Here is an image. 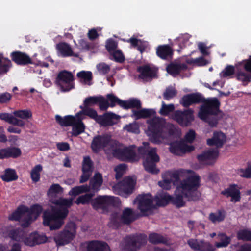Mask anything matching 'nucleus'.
Masks as SVG:
<instances>
[{
    "label": "nucleus",
    "mask_w": 251,
    "mask_h": 251,
    "mask_svg": "<svg viewBox=\"0 0 251 251\" xmlns=\"http://www.w3.org/2000/svg\"><path fill=\"white\" fill-rule=\"evenodd\" d=\"M103 182L102 176L101 174L96 173L93 179L90 181V188L92 190L98 191L100 189V187L101 186Z\"/></svg>",
    "instance_id": "obj_38"
},
{
    "label": "nucleus",
    "mask_w": 251,
    "mask_h": 251,
    "mask_svg": "<svg viewBox=\"0 0 251 251\" xmlns=\"http://www.w3.org/2000/svg\"><path fill=\"white\" fill-rule=\"evenodd\" d=\"M11 60L17 65L25 66L34 64L32 60L26 53L20 51H14L10 53Z\"/></svg>",
    "instance_id": "obj_13"
},
{
    "label": "nucleus",
    "mask_w": 251,
    "mask_h": 251,
    "mask_svg": "<svg viewBox=\"0 0 251 251\" xmlns=\"http://www.w3.org/2000/svg\"><path fill=\"white\" fill-rule=\"evenodd\" d=\"M218 236L220 237V241L215 245L217 248L227 247L231 241V238L225 233H220Z\"/></svg>",
    "instance_id": "obj_43"
},
{
    "label": "nucleus",
    "mask_w": 251,
    "mask_h": 251,
    "mask_svg": "<svg viewBox=\"0 0 251 251\" xmlns=\"http://www.w3.org/2000/svg\"><path fill=\"white\" fill-rule=\"evenodd\" d=\"M133 115L136 120L141 118H147L152 116L155 111L152 109H142L140 110H133Z\"/></svg>",
    "instance_id": "obj_40"
},
{
    "label": "nucleus",
    "mask_w": 251,
    "mask_h": 251,
    "mask_svg": "<svg viewBox=\"0 0 251 251\" xmlns=\"http://www.w3.org/2000/svg\"><path fill=\"white\" fill-rule=\"evenodd\" d=\"M94 193H86L83 195H81L78 197L75 202L77 205L80 204L85 205L86 204H89V203H91L92 201H93L92 198L94 197Z\"/></svg>",
    "instance_id": "obj_44"
},
{
    "label": "nucleus",
    "mask_w": 251,
    "mask_h": 251,
    "mask_svg": "<svg viewBox=\"0 0 251 251\" xmlns=\"http://www.w3.org/2000/svg\"><path fill=\"white\" fill-rule=\"evenodd\" d=\"M54 203L59 207H64L68 209V208L71 207L73 204V200L71 199H67L60 198L56 200Z\"/></svg>",
    "instance_id": "obj_52"
},
{
    "label": "nucleus",
    "mask_w": 251,
    "mask_h": 251,
    "mask_svg": "<svg viewBox=\"0 0 251 251\" xmlns=\"http://www.w3.org/2000/svg\"><path fill=\"white\" fill-rule=\"evenodd\" d=\"M13 114L15 117L23 119H28L32 117V113L28 110H16L13 112Z\"/></svg>",
    "instance_id": "obj_54"
},
{
    "label": "nucleus",
    "mask_w": 251,
    "mask_h": 251,
    "mask_svg": "<svg viewBox=\"0 0 251 251\" xmlns=\"http://www.w3.org/2000/svg\"><path fill=\"white\" fill-rule=\"evenodd\" d=\"M0 178L3 181L9 182L17 180L18 176L15 170L7 168L4 170V174L1 175Z\"/></svg>",
    "instance_id": "obj_34"
},
{
    "label": "nucleus",
    "mask_w": 251,
    "mask_h": 251,
    "mask_svg": "<svg viewBox=\"0 0 251 251\" xmlns=\"http://www.w3.org/2000/svg\"><path fill=\"white\" fill-rule=\"evenodd\" d=\"M237 174L242 177L251 178V165H248L245 169L241 168L237 170Z\"/></svg>",
    "instance_id": "obj_57"
},
{
    "label": "nucleus",
    "mask_w": 251,
    "mask_h": 251,
    "mask_svg": "<svg viewBox=\"0 0 251 251\" xmlns=\"http://www.w3.org/2000/svg\"><path fill=\"white\" fill-rule=\"evenodd\" d=\"M135 201L138 202V208L143 216H147V212L153 207V199L150 193L138 195Z\"/></svg>",
    "instance_id": "obj_10"
},
{
    "label": "nucleus",
    "mask_w": 251,
    "mask_h": 251,
    "mask_svg": "<svg viewBox=\"0 0 251 251\" xmlns=\"http://www.w3.org/2000/svg\"><path fill=\"white\" fill-rule=\"evenodd\" d=\"M117 115L113 113H105L102 115H97L95 120L100 125L104 126H111L113 125V119L116 118Z\"/></svg>",
    "instance_id": "obj_21"
},
{
    "label": "nucleus",
    "mask_w": 251,
    "mask_h": 251,
    "mask_svg": "<svg viewBox=\"0 0 251 251\" xmlns=\"http://www.w3.org/2000/svg\"><path fill=\"white\" fill-rule=\"evenodd\" d=\"M108 139L109 142L104 151L107 154L111 153L114 157L117 158L121 150L119 148L120 143L115 140H112L110 136H108Z\"/></svg>",
    "instance_id": "obj_26"
},
{
    "label": "nucleus",
    "mask_w": 251,
    "mask_h": 251,
    "mask_svg": "<svg viewBox=\"0 0 251 251\" xmlns=\"http://www.w3.org/2000/svg\"><path fill=\"white\" fill-rule=\"evenodd\" d=\"M236 79L242 82H249L251 79V75L242 71H239L236 74Z\"/></svg>",
    "instance_id": "obj_61"
},
{
    "label": "nucleus",
    "mask_w": 251,
    "mask_h": 251,
    "mask_svg": "<svg viewBox=\"0 0 251 251\" xmlns=\"http://www.w3.org/2000/svg\"><path fill=\"white\" fill-rule=\"evenodd\" d=\"M75 236V233L68 230H64L54 237V241L57 246H63L69 243Z\"/></svg>",
    "instance_id": "obj_17"
},
{
    "label": "nucleus",
    "mask_w": 251,
    "mask_h": 251,
    "mask_svg": "<svg viewBox=\"0 0 251 251\" xmlns=\"http://www.w3.org/2000/svg\"><path fill=\"white\" fill-rule=\"evenodd\" d=\"M29 212V208L24 205L19 206L17 209L8 216V219L12 221H20L24 215Z\"/></svg>",
    "instance_id": "obj_27"
},
{
    "label": "nucleus",
    "mask_w": 251,
    "mask_h": 251,
    "mask_svg": "<svg viewBox=\"0 0 251 251\" xmlns=\"http://www.w3.org/2000/svg\"><path fill=\"white\" fill-rule=\"evenodd\" d=\"M116 62L122 63L125 61V56L120 50H116L110 53Z\"/></svg>",
    "instance_id": "obj_62"
},
{
    "label": "nucleus",
    "mask_w": 251,
    "mask_h": 251,
    "mask_svg": "<svg viewBox=\"0 0 251 251\" xmlns=\"http://www.w3.org/2000/svg\"><path fill=\"white\" fill-rule=\"evenodd\" d=\"M149 241L153 244H163L165 245H169L167 238L157 233H151L149 235Z\"/></svg>",
    "instance_id": "obj_32"
},
{
    "label": "nucleus",
    "mask_w": 251,
    "mask_h": 251,
    "mask_svg": "<svg viewBox=\"0 0 251 251\" xmlns=\"http://www.w3.org/2000/svg\"><path fill=\"white\" fill-rule=\"evenodd\" d=\"M74 76L71 72L63 70L60 71L55 80V84L62 92H68L74 88Z\"/></svg>",
    "instance_id": "obj_6"
},
{
    "label": "nucleus",
    "mask_w": 251,
    "mask_h": 251,
    "mask_svg": "<svg viewBox=\"0 0 251 251\" xmlns=\"http://www.w3.org/2000/svg\"><path fill=\"white\" fill-rule=\"evenodd\" d=\"M136 183V180L130 176L125 177L121 182L122 189L126 194L129 195L133 193Z\"/></svg>",
    "instance_id": "obj_25"
},
{
    "label": "nucleus",
    "mask_w": 251,
    "mask_h": 251,
    "mask_svg": "<svg viewBox=\"0 0 251 251\" xmlns=\"http://www.w3.org/2000/svg\"><path fill=\"white\" fill-rule=\"evenodd\" d=\"M149 136L155 142L158 141L162 137L163 129L165 128V122L161 119L155 117L148 121Z\"/></svg>",
    "instance_id": "obj_8"
},
{
    "label": "nucleus",
    "mask_w": 251,
    "mask_h": 251,
    "mask_svg": "<svg viewBox=\"0 0 251 251\" xmlns=\"http://www.w3.org/2000/svg\"><path fill=\"white\" fill-rule=\"evenodd\" d=\"M85 126L81 120H76L74 125L72 126V135L76 137L84 132Z\"/></svg>",
    "instance_id": "obj_41"
},
{
    "label": "nucleus",
    "mask_w": 251,
    "mask_h": 251,
    "mask_svg": "<svg viewBox=\"0 0 251 251\" xmlns=\"http://www.w3.org/2000/svg\"><path fill=\"white\" fill-rule=\"evenodd\" d=\"M189 147L182 141L175 142L170 144V151L174 154L179 155L181 153H185Z\"/></svg>",
    "instance_id": "obj_28"
},
{
    "label": "nucleus",
    "mask_w": 251,
    "mask_h": 251,
    "mask_svg": "<svg viewBox=\"0 0 251 251\" xmlns=\"http://www.w3.org/2000/svg\"><path fill=\"white\" fill-rule=\"evenodd\" d=\"M185 170L180 169L168 173L170 179H164V182L167 184L173 183L174 185H176L178 183L180 184V177L185 173ZM182 180H181L182 181Z\"/></svg>",
    "instance_id": "obj_22"
},
{
    "label": "nucleus",
    "mask_w": 251,
    "mask_h": 251,
    "mask_svg": "<svg viewBox=\"0 0 251 251\" xmlns=\"http://www.w3.org/2000/svg\"><path fill=\"white\" fill-rule=\"evenodd\" d=\"M90 191V186L86 185H82L75 186L71 189L69 192L70 196L75 197L80 194L88 192Z\"/></svg>",
    "instance_id": "obj_42"
},
{
    "label": "nucleus",
    "mask_w": 251,
    "mask_h": 251,
    "mask_svg": "<svg viewBox=\"0 0 251 251\" xmlns=\"http://www.w3.org/2000/svg\"><path fill=\"white\" fill-rule=\"evenodd\" d=\"M118 47V43L112 38H109L106 42L105 48L109 53H112L114 51L116 50Z\"/></svg>",
    "instance_id": "obj_55"
},
{
    "label": "nucleus",
    "mask_w": 251,
    "mask_h": 251,
    "mask_svg": "<svg viewBox=\"0 0 251 251\" xmlns=\"http://www.w3.org/2000/svg\"><path fill=\"white\" fill-rule=\"evenodd\" d=\"M56 48L63 57L69 56L77 57L78 54L74 53L71 46L65 42H61L56 46Z\"/></svg>",
    "instance_id": "obj_29"
},
{
    "label": "nucleus",
    "mask_w": 251,
    "mask_h": 251,
    "mask_svg": "<svg viewBox=\"0 0 251 251\" xmlns=\"http://www.w3.org/2000/svg\"><path fill=\"white\" fill-rule=\"evenodd\" d=\"M221 194L226 197H231L230 201L237 202L241 200V193L237 184H230L229 187L222 191Z\"/></svg>",
    "instance_id": "obj_15"
},
{
    "label": "nucleus",
    "mask_w": 251,
    "mask_h": 251,
    "mask_svg": "<svg viewBox=\"0 0 251 251\" xmlns=\"http://www.w3.org/2000/svg\"><path fill=\"white\" fill-rule=\"evenodd\" d=\"M220 101L216 97L204 98L200 106L198 117L211 127H217L223 117V112L220 109Z\"/></svg>",
    "instance_id": "obj_2"
},
{
    "label": "nucleus",
    "mask_w": 251,
    "mask_h": 251,
    "mask_svg": "<svg viewBox=\"0 0 251 251\" xmlns=\"http://www.w3.org/2000/svg\"><path fill=\"white\" fill-rule=\"evenodd\" d=\"M138 151L142 155H147L143 163L146 171L152 174H157L159 172V170L156 168V163L159 161V156L156 153V148L148 150L144 147H140Z\"/></svg>",
    "instance_id": "obj_4"
},
{
    "label": "nucleus",
    "mask_w": 251,
    "mask_h": 251,
    "mask_svg": "<svg viewBox=\"0 0 251 251\" xmlns=\"http://www.w3.org/2000/svg\"><path fill=\"white\" fill-rule=\"evenodd\" d=\"M147 242V236L143 233H136L126 236L124 238L125 251H138Z\"/></svg>",
    "instance_id": "obj_5"
},
{
    "label": "nucleus",
    "mask_w": 251,
    "mask_h": 251,
    "mask_svg": "<svg viewBox=\"0 0 251 251\" xmlns=\"http://www.w3.org/2000/svg\"><path fill=\"white\" fill-rule=\"evenodd\" d=\"M226 137L222 131H215L213 137L207 139V144L210 146H215L217 148H221L226 142Z\"/></svg>",
    "instance_id": "obj_18"
},
{
    "label": "nucleus",
    "mask_w": 251,
    "mask_h": 251,
    "mask_svg": "<svg viewBox=\"0 0 251 251\" xmlns=\"http://www.w3.org/2000/svg\"><path fill=\"white\" fill-rule=\"evenodd\" d=\"M109 135L107 134L95 136L91 142V148L93 152L98 153L101 151H105L109 142Z\"/></svg>",
    "instance_id": "obj_11"
},
{
    "label": "nucleus",
    "mask_w": 251,
    "mask_h": 251,
    "mask_svg": "<svg viewBox=\"0 0 251 251\" xmlns=\"http://www.w3.org/2000/svg\"><path fill=\"white\" fill-rule=\"evenodd\" d=\"M137 71L140 73L138 77L142 79H153L157 77V70L151 68L148 65L140 66Z\"/></svg>",
    "instance_id": "obj_16"
},
{
    "label": "nucleus",
    "mask_w": 251,
    "mask_h": 251,
    "mask_svg": "<svg viewBox=\"0 0 251 251\" xmlns=\"http://www.w3.org/2000/svg\"><path fill=\"white\" fill-rule=\"evenodd\" d=\"M200 182V176L198 175L189 176L182 180L180 185L176 187V189L181 192V194H176L175 197L172 196L171 203L177 208H180L185 205L183 197L189 201H198L200 197V193L198 192Z\"/></svg>",
    "instance_id": "obj_1"
},
{
    "label": "nucleus",
    "mask_w": 251,
    "mask_h": 251,
    "mask_svg": "<svg viewBox=\"0 0 251 251\" xmlns=\"http://www.w3.org/2000/svg\"><path fill=\"white\" fill-rule=\"evenodd\" d=\"M121 217L124 224L127 225L130 224L137 218L134 217L133 211L130 208H126L124 210Z\"/></svg>",
    "instance_id": "obj_36"
},
{
    "label": "nucleus",
    "mask_w": 251,
    "mask_h": 251,
    "mask_svg": "<svg viewBox=\"0 0 251 251\" xmlns=\"http://www.w3.org/2000/svg\"><path fill=\"white\" fill-rule=\"evenodd\" d=\"M140 109L141 108V101L134 98L130 99L128 100H124L122 105V108L124 109H128L130 108Z\"/></svg>",
    "instance_id": "obj_39"
},
{
    "label": "nucleus",
    "mask_w": 251,
    "mask_h": 251,
    "mask_svg": "<svg viewBox=\"0 0 251 251\" xmlns=\"http://www.w3.org/2000/svg\"><path fill=\"white\" fill-rule=\"evenodd\" d=\"M156 53L158 57L163 60L172 58L173 50L168 45H159L156 48Z\"/></svg>",
    "instance_id": "obj_23"
},
{
    "label": "nucleus",
    "mask_w": 251,
    "mask_h": 251,
    "mask_svg": "<svg viewBox=\"0 0 251 251\" xmlns=\"http://www.w3.org/2000/svg\"><path fill=\"white\" fill-rule=\"evenodd\" d=\"M43 210V207L41 205L35 204L31 206L30 208H29V212L27 213L30 214L31 216L34 215L36 218L40 216Z\"/></svg>",
    "instance_id": "obj_49"
},
{
    "label": "nucleus",
    "mask_w": 251,
    "mask_h": 251,
    "mask_svg": "<svg viewBox=\"0 0 251 251\" xmlns=\"http://www.w3.org/2000/svg\"><path fill=\"white\" fill-rule=\"evenodd\" d=\"M55 120L56 122L63 127L72 126L74 125L76 119L74 116L68 115L64 117H61L59 115L55 116Z\"/></svg>",
    "instance_id": "obj_30"
},
{
    "label": "nucleus",
    "mask_w": 251,
    "mask_h": 251,
    "mask_svg": "<svg viewBox=\"0 0 251 251\" xmlns=\"http://www.w3.org/2000/svg\"><path fill=\"white\" fill-rule=\"evenodd\" d=\"M219 155L217 150H209L203 151L201 154L197 155V159L201 163L206 165L213 164Z\"/></svg>",
    "instance_id": "obj_14"
},
{
    "label": "nucleus",
    "mask_w": 251,
    "mask_h": 251,
    "mask_svg": "<svg viewBox=\"0 0 251 251\" xmlns=\"http://www.w3.org/2000/svg\"><path fill=\"white\" fill-rule=\"evenodd\" d=\"M172 196L168 194H165L160 196V198H156V204L159 206H165L171 202Z\"/></svg>",
    "instance_id": "obj_46"
},
{
    "label": "nucleus",
    "mask_w": 251,
    "mask_h": 251,
    "mask_svg": "<svg viewBox=\"0 0 251 251\" xmlns=\"http://www.w3.org/2000/svg\"><path fill=\"white\" fill-rule=\"evenodd\" d=\"M69 210L66 208H52L50 210H45L43 215V224L48 226L50 230L60 228L64 224Z\"/></svg>",
    "instance_id": "obj_3"
},
{
    "label": "nucleus",
    "mask_w": 251,
    "mask_h": 251,
    "mask_svg": "<svg viewBox=\"0 0 251 251\" xmlns=\"http://www.w3.org/2000/svg\"><path fill=\"white\" fill-rule=\"evenodd\" d=\"M175 106L173 104L167 105L163 102L161 108L159 112L161 115L166 116L170 113L173 112L175 110Z\"/></svg>",
    "instance_id": "obj_47"
},
{
    "label": "nucleus",
    "mask_w": 251,
    "mask_h": 251,
    "mask_svg": "<svg viewBox=\"0 0 251 251\" xmlns=\"http://www.w3.org/2000/svg\"><path fill=\"white\" fill-rule=\"evenodd\" d=\"M226 214L224 209H218L215 212H211L209 214L208 219L213 224L221 223L225 220Z\"/></svg>",
    "instance_id": "obj_31"
},
{
    "label": "nucleus",
    "mask_w": 251,
    "mask_h": 251,
    "mask_svg": "<svg viewBox=\"0 0 251 251\" xmlns=\"http://www.w3.org/2000/svg\"><path fill=\"white\" fill-rule=\"evenodd\" d=\"M24 235H25V231L20 228L10 230L8 233L9 238L18 242H23Z\"/></svg>",
    "instance_id": "obj_37"
},
{
    "label": "nucleus",
    "mask_w": 251,
    "mask_h": 251,
    "mask_svg": "<svg viewBox=\"0 0 251 251\" xmlns=\"http://www.w3.org/2000/svg\"><path fill=\"white\" fill-rule=\"evenodd\" d=\"M187 65L185 63H176L172 62L166 67L167 72L173 77L178 75L181 71L187 69Z\"/></svg>",
    "instance_id": "obj_24"
},
{
    "label": "nucleus",
    "mask_w": 251,
    "mask_h": 251,
    "mask_svg": "<svg viewBox=\"0 0 251 251\" xmlns=\"http://www.w3.org/2000/svg\"><path fill=\"white\" fill-rule=\"evenodd\" d=\"M187 244L194 251H200L201 245V240L198 241L196 239L191 238L187 240Z\"/></svg>",
    "instance_id": "obj_58"
},
{
    "label": "nucleus",
    "mask_w": 251,
    "mask_h": 251,
    "mask_svg": "<svg viewBox=\"0 0 251 251\" xmlns=\"http://www.w3.org/2000/svg\"><path fill=\"white\" fill-rule=\"evenodd\" d=\"M106 97L107 100L110 101V103L109 104L110 107H113L115 106L116 104H117L122 108V105L124 100L119 99L113 94H107Z\"/></svg>",
    "instance_id": "obj_48"
},
{
    "label": "nucleus",
    "mask_w": 251,
    "mask_h": 251,
    "mask_svg": "<svg viewBox=\"0 0 251 251\" xmlns=\"http://www.w3.org/2000/svg\"><path fill=\"white\" fill-rule=\"evenodd\" d=\"M87 251H111L105 242L92 240L87 243Z\"/></svg>",
    "instance_id": "obj_20"
},
{
    "label": "nucleus",
    "mask_w": 251,
    "mask_h": 251,
    "mask_svg": "<svg viewBox=\"0 0 251 251\" xmlns=\"http://www.w3.org/2000/svg\"><path fill=\"white\" fill-rule=\"evenodd\" d=\"M189 96L193 104L202 103L205 98L202 94L199 93L189 94Z\"/></svg>",
    "instance_id": "obj_60"
},
{
    "label": "nucleus",
    "mask_w": 251,
    "mask_h": 251,
    "mask_svg": "<svg viewBox=\"0 0 251 251\" xmlns=\"http://www.w3.org/2000/svg\"><path fill=\"white\" fill-rule=\"evenodd\" d=\"M98 100V104H99V108L101 110H106L110 107L108 100L103 96H99Z\"/></svg>",
    "instance_id": "obj_63"
},
{
    "label": "nucleus",
    "mask_w": 251,
    "mask_h": 251,
    "mask_svg": "<svg viewBox=\"0 0 251 251\" xmlns=\"http://www.w3.org/2000/svg\"><path fill=\"white\" fill-rule=\"evenodd\" d=\"M47 240V237L44 235H40L37 232H33L28 235L25 232L23 242L26 246L34 247L45 243Z\"/></svg>",
    "instance_id": "obj_12"
},
{
    "label": "nucleus",
    "mask_w": 251,
    "mask_h": 251,
    "mask_svg": "<svg viewBox=\"0 0 251 251\" xmlns=\"http://www.w3.org/2000/svg\"><path fill=\"white\" fill-rule=\"evenodd\" d=\"M176 94V90L172 86H170L166 88L163 97L164 99L168 100L175 97Z\"/></svg>",
    "instance_id": "obj_51"
},
{
    "label": "nucleus",
    "mask_w": 251,
    "mask_h": 251,
    "mask_svg": "<svg viewBox=\"0 0 251 251\" xmlns=\"http://www.w3.org/2000/svg\"><path fill=\"white\" fill-rule=\"evenodd\" d=\"M136 152L132 146L121 149L117 158L123 161L133 162L135 160Z\"/></svg>",
    "instance_id": "obj_19"
},
{
    "label": "nucleus",
    "mask_w": 251,
    "mask_h": 251,
    "mask_svg": "<svg viewBox=\"0 0 251 251\" xmlns=\"http://www.w3.org/2000/svg\"><path fill=\"white\" fill-rule=\"evenodd\" d=\"M194 111L192 109L183 111L177 110L171 115V118L181 126L187 127L191 125L194 120Z\"/></svg>",
    "instance_id": "obj_7"
},
{
    "label": "nucleus",
    "mask_w": 251,
    "mask_h": 251,
    "mask_svg": "<svg viewBox=\"0 0 251 251\" xmlns=\"http://www.w3.org/2000/svg\"><path fill=\"white\" fill-rule=\"evenodd\" d=\"M11 67V61L0 54V76L7 74Z\"/></svg>",
    "instance_id": "obj_35"
},
{
    "label": "nucleus",
    "mask_w": 251,
    "mask_h": 251,
    "mask_svg": "<svg viewBox=\"0 0 251 251\" xmlns=\"http://www.w3.org/2000/svg\"><path fill=\"white\" fill-rule=\"evenodd\" d=\"M77 76L83 79L86 83L92 80V73L90 71H81L77 73Z\"/></svg>",
    "instance_id": "obj_56"
},
{
    "label": "nucleus",
    "mask_w": 251,
    "mask_h": 251,
    "mask_svg": "<svg viewBox=\"0 0 251 251\" xmlns=\"http://www.w3.org/2000/svg\"><path fill=\"white\" fill-rule=\"evenodd\" d=\"M237 237L238 240L251 241V231L247 229H242L237 233Z\"/></svg>",
    "instance_id": "obj_50"
},
{
    "label": "nucleus",
    "mask_w": 251,
    "mask_h": 251,
    "mask_svg": "<svg viewBox=\"0 0 251 251\" xmlns=\"http://www.w3.org/2000/svg\"><path fill=\"white\" fill-rule=\"evenodd\" d=\"M116 201L114 197L100 195L93 200L91 205L96 210L101 209L103 212H107L110 206L115 205Z\"/></svg>",
    "instance_id": "obj_9"
},
{
    "label": "nucleus",
    "mask_w": 251,
    "mask_h": 251,
    "mask_svg": "<svg viewBox=\"0 0 251 251\" xmlns=\"http://www.w3.org/2000/svg\"><path fill=\"white\" fill-rule=\"evenodd\" d=\"M123 223L121 216L118 212H113L110 215V222L108 223V226L114 229H118L120 227Z\"/></svg>",
    "instance_id": "obj_33"
},
{
    "label": "nucleus",
    "mask_w": 251,
    "mask_h": 251,
    "mask_svg": "<svg viewBox=\"0 0 251 251\" xmlns=\"http://www.w3.org/2000/svg\"><path fill=\"white\" fill-rule=\"evenodd\" d=\"M43 167L41 165H36L31 171V178L34 182H37L40 179V172L42 171Z\"/></svg>",
    "instance_id": "obj_45"
},
{
    "label": "nucleus",
    "mask_w": 251,
    "mask_h": 251,
    "mask_svg": "<svg viewBox=\"0 0 251 251\" xmlns=\"http://www.w3.org/2000/svg\"><path fill=\"white\" fill-rule=\"evenodd\" d=\"M6 149L8 158H16L19 157L22 154L21 150L18 148L12 147L7 148Z\"/></svg>",
    "instance_id": "obj_59"
},
{
    "label": "nucleus",
    "mask_w": 251,
    "mask_h": 251,
    "mask_svg": "<svg viewBox=\"0 0 251 251\" xmlns=\"http://www.w3.org/2000/svg\"><path fill=\"white\" fill-rule=\"evenodd\" d=\"M93 162L89 156H85L82 163V171L84 173H89L92 171Z\"/></svg>",
    "instance_id": "obj_53"
},
{
    "label": "nucleus",
    "mask_w": 251,
    "mask_h": 251,
    "mask_svg": "<svg viewBox=\"0 0 251 251\" xmlns=\"http://www.w3.org/2000/svg\"><path fill=\"white\" fill-rule=\"evenodd\" d=\"M98 97H89L85 99L83 101V107H89L98 104Z\"/></svg>",
    "instance_id": "obj_64"
}]
</instances>
